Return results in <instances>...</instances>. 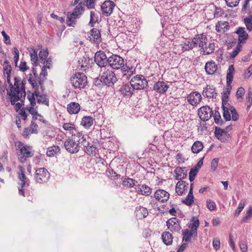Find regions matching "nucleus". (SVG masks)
I'll return each mask as SVG.
<instances>
[{"mask_svg": "<svg viewBox=\"0 0 252 252\" xmlns=\"http://www.w3.org/2000/svg\"><path fill=\"white\" fill-rule=\"evenodd\" d=\"M63 128L65 130H72L73 129H75V125L72 123H64L63 126Z\"/></svg>", "mask_w": 252, "mask_h": 252, "instance_id": "nucleus-63", "label": "nucleus"}, {"mask_svg": "<svg viewBox=\"0 0 252 252\" xmlns=\"http://www.w3.org/2000/svg\"><path fill=\"white\" fill-rule=\"evenodd\" d=\"M47 78H44L42 76L41 78H39V75H37V77L35 78V80L37 82V83L39 87L42 91L43 92L45 91V87H44V82L46 80Z\"/></svg>", "mask_w": 252, "mask_h": 252, "instance_id": "nucleus-51", "label": "nucleus"}, {"mask_svg": "<svg viewBox=\"0 0 252 252\" xmlns=\"http://www.w3.org/2000/svg\"><path fill=\"white\" fill-rule=\"evenodd\" d=\"M14 83L10 84V88L8 91H11L12 93L19 91V88L20 87L21 78L19 76L15 77L14 78Z\"/></svg>", "mask_w": 252, "mask_h": 252, "instance_id": "nucleus-29", "label": "nucleus"}, {"mask_svg": "<svg viewBox=\"0 0 252 252\" xmlns=\"http://www.w3.org/2000/svg\"><path fill=\"white\" fill-rule=\"evenodd\" d=\"M215 135L217 138L221 142H225L228 139V134L224 129L216 126L215 128Z\"/></svg>", "mask_w": 252, "mask_h": 252, "instance_id": "nucleus-16", "label": "nucleus"}, {"mask_svg": "<svg viewBox=\"0 0 252 252\" xmlns=\"http://www.w3.org/2000/svg\"><path fill=\"white\" fill-rule=\"evenodd\" d=\"M235 33L238 34V43L240 44L245 42L246 40L248 38L249 35L245 32V28L239 27H238Z\"/></svg>", "mask_w": 252, "mask_h": 252, "instance_id": "nucleus-22", "label": "nucleus"}, {"mask_svg": "<svg viewBox=\"0 0 252 252\" xmlns=\"http://www.w3.org/2000/svg\"><path fill=\"white\" fill-rule=\"evenodd\" d=\"M122 184L124 187L127 188H132L135 186L137 181L132 178H122Z\"/></svg>", "mask_w": 252, "mask_h": 252, "instance_id": "nucleus-32", "label": "nucleus"}, {"mask_svg": "<svg viewBox=\"0 0 252 252\" xmlns=\"http://www.w3.org/2000/svg\"><path fill=\"white\" fill-rule=\"evenodd\" d=\"M169 86L163 81H158L154 85L153 89L157 93L162 94L165 93Z\"/></svg>", "mask_w": 252, "mask_h": 252, "instance_id": "nucleus-20", "label": "nucleus"}, {"mask_svg": "<svg viewBox=\"0 0 252 252\" xmlns=\"http://www.w3.org/2000/svg\"><path fill=\"white\" fill-rule=\"evenodd\" d=\"M214 122L217 125L222 126L224 125L225 122L223 121V120L221 119L220 115H218L217 117H213Z\"/></svg>", "mask_w": 252, "mask_h": 252, "instance_id": "nucleus-64", "label": "nucleus"}, {"mask_svg": "<svg viewBox=\"0 0 252 252\" xmlns=\"http://www.w3.org/2000/svg\"><path fill=\"white\" fill-rule=\"evenodd\" d=\"M133 86L130 83H123L119 89V91L125 96L130 97L134 91Z\"/></svg>", "mask_w": 252, "mask_h": 252, "instance_id": "nucleus-15", "label": "nucleus"}, {"mask_svg": "<svg viewBox=\"0 0 252 252\" xmlns=\"http://www.w3.org/2000/svg\"><path fill=\"white\" fill-rule=\"evenodd\" d=\"M188 169L187 167H177L174 170L176 174L175 179L177 180L182 181L187 177Z\"/></svg>", "mask_w": 252, "mask_h": 252, "instance_id": "nucleus-21", "label": "nucleus"}, {"mask_svg": "<svg viewBox=\"0 0 252 252\" xmlns=\"http://www.w3.org/2000/svg\"><path fill=\"white\" fill-rule=\"evenodd\" d=\"M18 168L20 170V173L19 174L18 178L20 181H28L29 180L27 178L26 175L24 174L25 172V169L22 166H19Z\"/></svg>", "mask_w": 252, "mask_h": 252, "instance_id": "nucleus-54", "label": "nucleus"}, {"mask_svg": "<svg viewBox=\"0 0 252 252\" xmlns=\"http://www.w3.org/2000/svg\"><path fill=\"white\" fill-rule=\"evenodd\" d=\"M30 77L28 79L29 83L32 85V88L34 89L33 94L35 96L37 97V102L38 104H42L46 106L49 105V100L46 94H41L39 90V86L38 85L35 79L33 78L32 75L30 74Z\"/></svg>", "mask_w": 252, "mask_h": 252, "instance_id": "nucleus-5", "label": "nucleus"}, {"mask_svg": "<svg viewBox=\"0 0 252 252\" xmlns=\"http://www.w3.org/2000/svg\"><path fill=\"white\" fill-rule=\"evenodd\" d=\"M235 71L233 65L231 64L229 66L228 71L226 74V84L231 85L233 78V73Z\"/></svg>", "mask_w": 252, "mask_h": 252, "instance_id": "nucleus-34", "label": "nucleus"}, {"mask_svg": "<svg viewBox=\"0 0 252 252\" xmlns=\"http://www.w3.org/2000/svg\"><path fill=\"white\" fill-rule=\"evenodd\" d=\"M203 148V145L201 141H197L194 142L191 147V151L194 154L199 153Z\"/></svg>", "mask_w": 252, "mask_h": 252, "instance_id": "nucleus-37", "label": "nucleus"}, {"mask_svg": "<svg viewBox=\"0 0 252 252\" xmlns=\"http://www.w3.org/2000/svg\"><path fill=\"white\" fill-rule=\"evenodd\" d=\"M241 47H242V46H241V44L238 43L237 46L233 50L232 53L231 54V55L230 56V58L233 59V58H235L238 55V54L239 53V52L240 51Z\"/></svg>", "mask_w": 252, "mask_h": 252, "instance_id": "nucleus-55", "label": "nucleus"}, {"mask_svg": "<svg viewBox=\"0 0 252 252\" xmlns=\"http://www.w3.org/2000/svg\"><path fill=\"white\" fill-rule=\"evenodd\" d=\"M97 123H98V124L97 125L95 124V126H97V127L100 128L101 126V124L98 123V122H97ZM105 132H106V130L105 129H104V128L103 129H101V128L98 129V128H97V127H95V134L97 135L98 134H100L101 139H104L106 138L109 137V134L107 132H106V133H105Z\"/></svg>", "mask_w": 252, "mask_h": 252, "instance_id": "nucleus-33", "label": "nucleus"}, {"mask_svg": "<svg viewBox=\"0 0 252 252\" xmlns=\"http://www.w3.org/2000/svg\"><path fill=\"white\" fill-rule=\"evenodd\" d=\"M82 1L79 3V4L74 8L72 13L73 16L78 17L79 15L81 14L82 11L83 10Z\"/></svg>", "mask_w": 252, "mask_h": 252, "instance_id": "nucleus-45", "label": "nucleus"}, {"mask_svg": "<svg viewBox=\"0 0 252 252\" xmlns=\"http://www.w3.org/2000/svg\"><path fill=\"white\" fill-rule=\"evenodd\" d=\"M218 66L213 61L208 62L205 65V70L209 75L214 74L217 70Z\"/></svg>", "mask_w": 252, "mask_h": 252, "instance_id": "nucleus-23", "label": "nucleus"}, {"mask_svg": "<svg viewBox=\"0 0 252 252\" xmlns=\"http://www.w3.org/2000/svg\"><path fill=\"white\" fill-rule=\"evenodd\" d=\"M93 60L92 58L90 59L89 57H83L80 58L78 62V66H80V68L83 71H86V68H92Z\"/></svg>", "mask_w": 252, "mask_h": 252, "instance_id": "nucleus-14", "label": "nucleus"}, {"mask_svg": "<svg viewBox=\"0 0 252 252\" xmlns=\"http://www.w3.org/2000/svg\"><path fill=\"white\" fill-rule=\"evenodd\" d=\"M244 23L247 29L251 32L252 31V14L244 19Z\"/></svg>", "mask_w": 252, "mask_h": 252, "instance_id": "nucleus-44", "label": "nucleus"}, {"mask_svg": "<svg viewBox=\"0 0 252 252\" xmlns=\"http://www.w3.org/2000/svg\"><path fill=\"white\" fill-rule=\"evenodd\" d=\"M136 216L139 219L145 218L148 215V211L146 208L139 206L135 209Z\"/></svg>", "mask_w": 252, "mask_h": 252, "instance_id": "nucleus-28", "label": "nucleus"}, {"mask_svg": "<svg viewBox=\"0 0 252 252\" xmlns=\"http://www.w3.org/2000/svg\"><path fill=\"white\" fill-rule=\"evenodd\" d=\"M194 196L193 194V192L191 190L189 191V192L187 195V196L185 198L184 200H182V202L185 203L186 205L188 206H191L194 201Z\"/></svg>", "mask_w": 252, "mask_h": 252, "instance_id": "nucleus-42", "label": "nucleus"}, {"mask_svg": "<svg viewBox=\"0 0 252 252\" xmlns=\"http://www.w3.org/2000/svg\"><path fill=\"white\" fill-rule=\"evenodd\" d=\"M169 195V193L163 189H158L155 192V197L156 200L162 203L168 200Z\"/></svg>", "mask_w": 252, "mask_h": 252, "instance_id": "nucleus-18", "label": "nucleus"}, {"mask_svg": "<svg viewBox=\"0 0 252 252\" xmlns=\"http://www.w3.org/2000/svg\"><path fill=\"white\" fill-rule=\"evenodd\" d=\"M227 6L233 7L236 6L240 1V0H225Z\"/></svg>", "mask_w": 252, "mask_h": 252, "instance_id": "nucleus-62", "label": "nucleus"}, {"mask_svg": "<svg viewBox=\"0 0 252 252\" xmlns=\"http://www.w3.org/2000/svg\"><path fill=\"white\" fill-rule=\"evenodd\" d=\"M33 52L31 54V59L33 66H37L38 65V57L37 52L34 49H32Z\"/></svg>", "mask_w": 252, "mask_h": 252, "instance_id": "nucleus-47", "label": "nucleus"}, {"mask_svg": "<svg viewBox=\"0 0 252 252\" xmlns=\"http://www.w3.org/2000/svg\"><path fill=\"white\" fill-rule=\"evenodd\" d=\"M3 68V73L4 76L6 74H11L12 67L11 64H10L9 62L7 60H5L3 64H2Z\"/></svg>", "mask_w": 252, "mask_h": 252, "instance_id": "nucleus-40", "label": "nucleus"}, {"mask_svg": "<svg viewBox=\"0 0 252 252\" xmlns=\"http://www.w3.org/2000/svg\"><path fill=\"white\" fill-rule=\"evenodd\" d=\"M94 28H93L90 30L89 32L87 33V39L91 41L92 43H94Z\"/></svg>", "mask_w": 252, "mask_h": 252, "instance_id": "nucleus-56", "label": "nucleus"}, {"mask_svg": "<svg viewBox=\"0 0 252 252\" xmlns=\"http://www.w3.org/2000/svg\"><path fill=\"white\" fill-rule=\"evenodd\" d=\"M93 119L91 116H85L82 119L81 125L86 128L90 127L93 124Z\"/></svg>", "mask_w": 252, "mask_h": 252, "instance_id": "nucleus-39", "label": "nucleus"}, {"mask_svg": "<svg viewBox=\"0 0 252 252\" xmlns=\"http://www.w3.org/2000/svg\"><path fill=\"white\" fill-rule=\"evenodd\" d=\"M115 4L111 0H106L101 5L102 13L106 16L110 15L112 13Z\"/></svg>", "mask_w": 252, "mask_h": 252, "instance_id": "nucleus-13", "label": "nucleus"}, {"mask_svg": "<svg viewBox=\"0 0 252 252\" xmlns=\"http://www.w3.org/2000/svg\"><path fill=\"white\" fill-rule=\"evenodd\" d=\"M50 178V174L45 168L36 170L34 175L35 181L40 184L47 183Z\"/></svg>", "mask_w": 252, "mask_h": 252, "instance_id": "nucleus-10", "label": "nucleus"}, {"mask_svg": "<svg viewBox=\"0 0 252 252\" xmlns=\"http://www.w3.org/2000/svg\"><path fill=\"white\" fill-rule=\"evenodd\" d=\"M134 90H142L148 86V82L142 75H137L132 77L130 81Z\"/></svg>", "mask_w": 252, "mask_h": 252, "instance_id": "nucleus-9", "label": "nucleus"}, {"mask_svg": "<svg viewBox=\"0 0 252 252\" xmlns=\"http://www.w3.org/2000/svg\"><path fill=\"white\" fill-rule=\"evenodd\" d=\"M198 115L202 121L206 122L213 116V111L209 106H203L198 109Z\"/></svg>", "mask_w": 252, "mask_h": 252, "instance_id": "nucleus-11", "label": "nucleus"}, {"mask_svg": "<svg viewBox=\"0 0 252 252\" xmlns=\"http://www.w3.org/2000/svg\"><path fill=\"white\" fill-rule=\"evenodd\" d=\"M60 148L58 146H53L48 148L46 155L49 157L55 156L57 153H60Z\"/></svg>", "mask_w": 252, "mask_h": 252, "instance_id": "nucleus-36", "label": "nucleus"}, {"mask_svg": "<svg viewBox=\"0 0 252 252\" xmlns=\"http://www.w3.org/2000/svg\"><path fill=\"white\" fill-rule=\"evenodd\" d=\"M188 183L184 181H179L176 186V192L179 195H182L188 188Z\"/></svg>", "mask_w": 252, "mask_h": 252, "instance_id": "nucleus-24", "label": "nucleus"}, {"mask_svg": "<svg viewBox=\"0 0 252 252\" xmlns=\"http://www.w3.org/2000/svg\"><path fill=\"white\" fill-rule=\"evenodd\" d=\"M13 54L14 55V64H15V65L16 66H17L18 62L19 59V52L16 47H14V48H13Z\"/></svg>", "mask_w": 252, "mask_h": 252, "instance_id": "nucleus-61", "label": "nucleus"}, {"mask_svg": "<svg viewBox=\"0 0 252 252\" xmlns=\"http://www.w3.org/2000/svg\"><path fill=\"white\" fill-rule=\"evenodd\" d=\"M78 17L73 16V15H72L70 12H68L67 14V20H66V24L67 26L71 27H74V25L76 23V19Z\"/></svg>", "mask_w": 252, "mask_h": 252, "instance_id": "nucleus-41", "label": "nucleus"}, {"mask_svg": "<svg viewBox=\"0 0 252 252\" xmlns=\"http://www.w3.org/2000/svg\"><path fill=\"white\" fill-rule=\"evenodd\" d=\"M192 39L193 45L190 44L189 47H185V50L189 51L192 49L194 47L198 46L201 48L200 51H201L203 47L205 45H207L208 38L204 34H197Z\"/></svg>", "mask_w": 252, "mask_h": 252, "instance_id": "nucleus-6", "label": "nucleus"}, {"mask_svg": "<svg viewBox=\"0 0 252 252\" xmlns=\"http://www.w3.org/2000/svg\"><path fill=\"white\" fill-rule=\"evenodd\" d=\"M182 233L183 235L182 241H185L186 242H189L191 237L190 230L188 229H184L182 231Z\"/></svg>", "mask_w": 252, "mask_h": 252, "instance_id": "nucleus-46", "label": "nucleus"}, {"mask_svg": "<svg viewBox=\"0 0 252 252\" xmlns=\"http://www.w3.org/2000/svg\"><path fill=\"white\" fill-rule=\"evenodd\" d=\"M181 220L176 217L172 218L166 221L168 228L172 232H179L181 229L180 222Z\"/></svg>", "mask_w": 252, "mask_h": 252, "instance_id": "nucleus-12", "label": "nucleus"}, {"mask_svg": "<svg viewBox=\"0 0 252 252\" xmlns=\"http://www.w3.org/2000/svg\"><path fill=\"white\" fill-rule=\"evenodd\" d=\"M230 93L228 91H224L222 94L221 96V103L222 105H225L228 104L229 95Z\"/></svg>", "mask_w": 252, "mask_h": 252, "instance_id": "nucleus-53", "label": "nucleus"}, {"mask_svg": "<svg viewBox=\"0 0 252 252\" xmlns=\"http://www.w3.org/2000/svg\"><path fill=\"white\" fill-rule=\"evenodd\" d=\"M246 100L247 110L248 111L252 104V91L250 88L248 90Z\"/></svg>", "mask_w": 252, "mask_h": 252, "instance_id": "nucleus-48", "label": "nucleus"}, {"mask_svg": "<svg viewBox=\"0 0 252 252\" xmlns=\"http://www.w3.org/2000/svg\"><path fill=\"white\" fill-rule=\"evenodd\" d=\"M215 48V43H207V45H205L203 47L201 52H203L202 55H210L214 52Z\"/></svg>", "mask_w": 252, "mask_h": 252, "instance_id": "nucleus-30", "label": "nucleus"}, {"mask_svg": "<svg viewBox=\"0 0 252 252\" xmlns=\"http://www.w3.org/2000/svg\"><path fill=\"white\" fill-rule=\"evenodd\" d=\"M109 57H107L104 51L99 50L95 52V63L97 65L95 67V71L106 68L108 65Z\"/></svg>", "mask_w": 252, "mask_h": 252, "instance_id": "nucleus-8", "label": "nucleus"}, {"mask_svg": "<svg viewBox=\"0 0 252 252\" xmlns=\"http://www.w3.org/2000/svg\"><path fill=\"white\" fill-rule=\"evenodd\" d=\"M8 96L9 97L11 104L12 105H14L15 104V102L19 100L21 101V103H24L26 98V95H24V94L22 95L13 94L12 95Z\"/></svg>", "mask_w": 252, "mask_h": 252, "instance_id": "nucleus-35", "label": "nucleus"}, {"mask_svg": "<svg viewBox=\"0 0 252 252\" xmlns=\"http://www.w3.org/2000/svg\"><path fill=\"white\" fill-rule=\"evenodd\" d=\"M49 52L47 49H42L39 53V58L40 60H45Z\"/></svg>", "mask_w": 252, "mask_h": 252, "instance_id": "nucleus-59", "label": "nucleus"}, {"mask_svg": "<svg viewBox=\"0 0 252 252\" xmlns=\"http://www.w3.org/2000/svg\"><path fill=\"white\" fill-rule=\"evenodd\" d=\"M70 82L75 88H84L87 83V77L83 73H76L70 78Z\"/></svg>", "mask_w": 252, "mask_h": 252, "instance_id": "nucleus-7", "label": "nucleus"}, {"mask_svg": "<svg viewBox=\"0 0 252 252\" xmlns=\"http://www.w3.org/2000/svg\"><path fill=\"white\" fill-rule=\"evenodd\" d=\"M202 95L207 98H213L216 97L217 93L213 86L207 85L203 91Z\"/></svg>", "mask_w": 252, "mask_h": 252, "instance_id": "nucleus-19", "label": "nucleus"}, {"mask_svg": "<svg viewBox=\"0 0 252 252\" xmlns=\"http://www.w3.org/2000/svg\"><path fill=\"white\" fill-rule=\"evenodd\" d=\"M161 239L163 242L166 245H170L173 241V237L172 234L167 231H164L162 233Z\"/></svg>", "mask_w": 252, "mask_h": 252, "instance_id": "nucleus-31", "label": "nucleus"}, {"mask_svg": "<svg viewBox=\"0 0 252 252\" xmlns=\"http://www.w3.org/2000/svg\"><path fill=\"white\" fill-rule=\"evenodd\" d=\"M95 162H96L95 164V168H98V169L97 171V173L99 174H101V172H103L105 171L106 173L108 172V169L106 165H105L103 161L102 162H97L95 160Z\"/></svg>", "mask_w": 252, "mask_h": 252, "instance_id": "nucleus-43", "label": "nucleus"}, {"mask_svg": "<svg viewBox=\"0 0 252 252\" xmlns=\"http://www.w3.org/2000/svg\"><path fill=\"white\" fill-rule=\"evenodd\" d=\"M67 110L69 114H75L80 111V106L78 103L72 102L67 105Z\"/></svg>", "mask_w": 252, "mask_h": 252, "instance_id": "nucleus-26", "label": "nucleus"}, {"mask_svg": "<svg viewBox=\"0 0 252 252\" xmlns=\"http://www.w3.org/2000/svg\"><path fill=\"white\" fill-rule=\"evenodd\" d=\"M135 189L138 194L146 196L149 195L152 192V189L148 186L145 184L142 185L141 187L139 185Z\"/></svg>", "mask_w": 252, "mask_h": 252, "instance_id": "nucleus-25", "label": "nucleus"}, {"mask_svg": "<svg viewBox=\"0 0 252 252\" xmlns=\"http://www.w3.org/2000/svg\"><path fill=\"white\" fill-rule=\"evenodd\" d=\"M84 147L85 153L89 155H94V141L90 136L84 138L81 132H72V138H68L64 141V146L66 150L71 153L74 154L79 151L80 144Z\"/></svg>", "mask_w": 252, "mask_h": 252, "instance_id": "nucleus-1", "label": "nucleus"}, {"mask_svg": "<svg viewBox=\"0 0 252 252\" xmlns=\"http://www.w3.org/2000/svg\"><path fill=\"white\" fill-rule=\"evenodd\" d=\"M191 221L192 222V223L190 226V228L197 229L199 225V220L197 218L194 216L193 217L191 220Z\"/></svg>", "mask_w": 252, "mask_h": 252, "instance_id": "nucleus-58", "label": "nucleus"}, {"mask_svg": "<svg viewBox=\"0 0 252 252\" xmlns=\"http://www.w3.org/2000/svg\"><path fill=\"white\" fill-rule=\"evenodd\" d=\"M188 102L192 106L198 104L202 100L201 94L197 92H193L188 95L187 97Z\"/></svg>", "mask_w": 252, "mask_h": 252, "instance_id": "nucleus-17", "label": "nucleus"}, {"mask_svg": "<svg viewBox=\"0 0 252 252\" xmlns=\"http://www.w3.org/2000/svg\"><path fill=\"white\" fill-rule=\"evenodd\" d=\"M112 69L117 70L121 69L124 73L123 77L128 79L135 73V69L127 63H125L124 59L121 56L113 54L109 57L108 65Z\"/></svg>", "mask_w": 252, "mask_h": 252, "instance_id": "nucleus-2", "label": "nucleus"}, {"mask_svg": "<svg viewBox=\"0 0 252 252\" xmlns=\"http://www.w3.org/2000/svg\"><path fill=\"white\" fill-rule=\"evenodd\" d=\"M245 206V202L243 200H241L239 203L238 206L236 210H235L234 216H238L240 212L242 211L243 209L244 208Z\"/></svg>", "mask_w": 252, "mask_h": 252, "instance_id": "nucleus-60", "label": "nucleus"}, {"mask_svg": "<svg viewBox=\"0 0 252 252\" xmlns=\"http://www.w3.org/2000/svg\"><path fill=\"white\" fill-rule=\"evenodd\" d=\"M222 109L223 110V118L226 121H230L231 117L228 107H226L225 105H222Z\"/></svg>", "mask_w": 252, "mask_h": 252, "instance_id": "nucleus-49", "label": "nucleus"}, {"mask_svg": "<svg viewBox=\"0 0 252 252\" xmlns=\"http://www.w3.org/2000/svg\"><path fill=\"white\" fill-rule=\"evenodd\" d=\"M198 172L197 169L196 168H191L189 172V180L190 182H192L195 178Z\"/></svg>", "mask_w": 252, "mask_h": 252, "instance_id": "nucleus-57", "label": "nucleus"}, {"mask_svg": "<svg viewBox=\"0 0 252 252\" xmlns=\"http://www.w3.org/2000/svg\"><path fill=\"white\" fill-rule=\"evenodd\" d=\"M96 71L98 76L95 77V87L101 89L105 86L112 87L117 81L115 72L107 67Z\"/></svg>", "mask_w": 252, "mask_h": 252, "instance_id": "nucleus-3", "label": "nucleus"}, {"mask_svg": "<svg viewBox=\"0 0 252 252\" xmlns=\"http://www.w3.org/2000/svg\"><path fill=\"white\" fill-rule=\"evenodd\" d=\"M13 94L19 95H22L24 94V95H26V88L20 87L19 88V91H18V92H14V93H12L11 91H7L8 95H12Z\"/></svg>", "mask_w": 252, "mask_h": 252, "instance_id": "nucleus-52", "label": "nucleus"}, {"mask_svg": "<svg viewBox=\"0 0 252 252\" xmlns=\"http://www.w3.org/2000/svg\"><path fill=\"white\" fill-rule=\"evenodd\" d=\"M230 26L228 22H218L216 25V30L219 32H224L229 29Z\"/></svg>", "mask_w": 252, "mask_h": 252, "instance_id": "nucleus-27", "label": "nucleus"}, {"mask_svg": "<svg viewBox=\"0 0 252 252\" xmlns=\"http://www.w3.org/2000/svg\"><path fill=\"white\" fill-rule=\"evenodd\" d=\"M27 98L30 102V106L29 107V109L30 108H35L36 106V101L35 98V95L33 94V92L32 93L30 91H27Z\"/></svg>", "mask_w": 252, "mask_h": 252, "instance_id": "nucleus-38", "label": "nucleus"}, {"mask_svg": "<svg viewBox=\"0 0 252 252\" xmlns=\"http://www.w3.org/2000/svg\"><path fill=\"white\" fill-rule=\"evenodd\" d=\"M106 174L108 177L112 180H117L120 178V175L117 174L113 169H108Z\"/></svg>", "mask_w": 252, "mask_h": 252, "instance_id": "nucleus-50", "label": "nucleus"}, {"mask_svg": "<svg viewBox=\"0 0 252 252\" xmlns=\"http://www.w3.org/2000/svg\"><path fill=\"white\" fill-rule=\"evenodd\" d=\"M15 146L18 147L17 154L19 161L22 163L27 161V159L32 157L34 155V151L32 148L28 145H24L21 141L16 143Z\"/></svg>", "mask_w": 252, "mask_h": 252, "instance_id": "nucleus-4", "label": "nucleus"}]
</instances>
